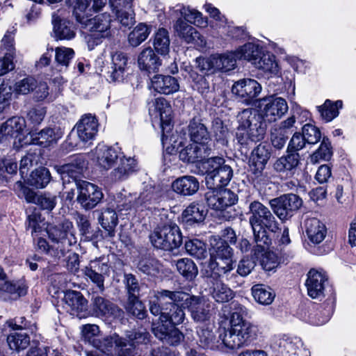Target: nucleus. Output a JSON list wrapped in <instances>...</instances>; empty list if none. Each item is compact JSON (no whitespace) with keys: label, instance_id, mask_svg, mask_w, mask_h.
Listing matches in <instances>:
<instances>
[{"label":"nucleus","instance_id":"423d86ee","mask_svg":"<svg viewBox=\"0 0 356 356\" xmlns=\"http://www.w3.org/2000/svg\"><path fill=\"white\" fill-rule=\"evenodd\" d=\"M232 249L225 241H217L210 250V259L206 263V275L217 279L233 270Z\"/></svg>","mask_w":356,"mask_h":356},{"label":"nucleus","instance_id":"ddd939ff","mask_svg":"<svg viewBox=\"0 0 356 356\" xmlns=\"http://www.w3.org/2000/svg\"><path fill=\"white\" fill-rule=\"evenodd\" d=\"M269 203L274 213L281 220H286L300 208L302 200L298 195L290 193L274 198Z\"/></svg>","mask_w":356,"mask_h":356},{"label":"nucleus","instance_id":"680f3d73","mask_svg":"<svg viewBox=\"0 0 356 356\" xmlns=\"http://www.w3.org/2000/svg\"><path fill=\"white\" fill-rule=\"evenodd\" d=\"M37 87V81L33 76H27L18 81L15 85L13 91L17 95H27L33 92Z\"/></svg>","mask_w":356,"mask_h":356},{"label":"nucleus","instance_id":"72a5a7b5","mask_svg":"<svg viewBox=\"0 0 356 356\" xmlns=\"http://www.w3.org/2000/svg\"><path fill=\"white\" fill-rule=\"evenodd\" d=\"M138 65L141 70L149 73L158 72L162 60L155 54L151 47L144 49L138 55Z\"/></svg>","mask_w":356,"mask_h":356},{"label":"nucleus","instance_id":"9d476101","mask_svg":"<svg viewBox=\"0 0 356 356\" xmlns=\"http://www.w3.org/2000/svg\"><path fill=\"white\" fill-rule=\"evenodd\" d=\"M152 244L158 249L171 250L182 243V235L176 224L165 225L156 228L150 234Z\"/></svg>","mask_w":356,"mask_h":356},{"label":"nucleus","instance_id":"5701e85b","mask_svg":"<svg viewBox=\"0 0 356 356\" xmlns=\"http://www.w3.org/2000/svg\"><path fill=\"white\" fill-rule=\"evenodd\" d=\"M92 154L93 160L97 165L104 170H108L116 163L121 152L116 148L99 144Z\"/></svg>","mask_w":356,"mask_h":356},{"label":"nucleus","instance_id":"4468645a","mask_svg":"<svg viewBox=\"0 0 356 356\" xmlns=\"http://www.w3.org/2000/svg\"><path fill=\"white\" fill-rule=\"evenodd\" d=\"M91 301V312L93 316L107 321L123 318L124 312L110 300L97 296L92 297Z\"/></svg>","mask_w":356,"mask_h":356},{"label":"nucleus","instance_id":"bb28decb","mask_svg":"<svg viewBox=\"0 0 356 356\" xmlns=\"http://www.w3.org/2000/svg\"><path fill=\"white\" fill-rule=\"evenodd\" d=\"M151 86L154 91L165 95L178 92L180 88L175 77L162 74L154 76L151 80Z\"/></svg>","mask_w":356,"mask_h":356},{"label":"nucleus","instance_id":"f03ea898","mask_svg":"<svg viewBox=\"0 0 356 356\" xmlns=\"http://www.w3.org/2000/svg\"><path fill=\"white\" fill-rule=\"evenodd\" d=\"M48 238L51 241L39 237L35 244L38 250L56 259L63 257L70 251V248L76 243L73 234V224L69 220H64L60 224L51 226L47 230Z\"/></svg>","mask_w":356,"mask_h":356},{"label":"nucleus","instance_id":"49530a36","mask_svg":"<svg viewBox=\"0 0 356 356\" xmlns=\"http://www.w3.org/2000/svg\"><path fill=\"white\" fill-rule=\"evenodd\" d=\"M177 271L186 280L191 281L198 274V269L193 260L188 258L179 259L175 261Z\"/></svg>","mask_w":356,"mask_h":356},{"label":"nucleus","instance_id":"de8ad7c7","mask_svg":"<svg viewBox=\"0 0 356 356\" xmlns=\"http://www.w3.org/2000/svg\"><path fill=\"white\" fill-rule=\"evenodd\" d=\"M269 247L270 245H268L264 252L255 254L254 250L257 248V243H255V245L252 250V253L253 254V256L255 257V259H258L260 257H261V264L263 268L268 271L276 268L279 265V261L277 254L273 252L269 251Z\"/></svg>","mask_w":356,"mask_h":356},{"label":"nucleus","instance_id":"4d7b16f0","mask_svg":"<svg viewBox=\"0 0 356 356\" xmlns=\"http://www.w3.org/2000/svg\"><path fill=\"white\" fill-rule=\"evenodd\" d=\"M185 249L191 256L199 260L204 259L208 254L205 243L198 239L186 241Z\"/></svg>","mask_w":356,"mask_h":356},{"label":"nucleus","instance_id":"774afa93","mask_svg":"<svg viewBox=\"0 0 356 356\" xmlns=\"http://www.w3.org/2000/svg\"><path fill=\"white\" fill-rule=\"evenodd\" d=\"M139 270L148 275H156L160 268L159 261L153 258H145L141 259L138 264Z\"/></svg>","mask_w":356,"mask_h":356},{"label":"nucleus","instance_id":"39448f33","mask_svg":"<svg viewBox=\"0 0 356 356\" xmlns=\"http://www.w3.org/2000/svg\"><path fill=\"white\" fill-rule=\"evenodd\" d=\"M165 299H170L175 302H183L184 307L188 309L191 318L195 322H205L211 318V302L204 298L191 296L184 291H176L163 292L160 300L163 302Z\"/></svg>","mask_w":356,"mask_h":356},{"label":"nucleus","instance_id":"338daca9","mask_svg":"<svg viewBox=\"0 0 356 356\" xmlns=\"http://www.w3.org/2000/svg\"><path fill=\"white\" fill-rule=\"evenodd\" d=\"M149 334L145 330L130 331L126 334L127 346L134 347L136 344L147 343L149 341Z\"/></svg>","mask_w":356,"mask_h":356},{"label":"nucleus","instance_id":"052dcab7","mask_svg":"<svg viewBox=\"0 0 356 356\" xmlns=\"http://www.w3.org/2000/svg\"><path fill=\"white\" fill-rule=\"evenodd\" d=\"M332 155L331 145L328 138H323L319 148L310 157V161L315 164L320 160H329Z\"/></svg>","mask_w":356,"mask_h":356},{"label":"nucleus","instance_id":"412c9836","mask_svg":"<svg viewBox=\"0 0 356 356\" xmlns=\"http://www.w3.org/2000/svg\"><path fill=\"white\" fill-rule=\"evenodd\" d=\"M127 56L121 51L111 54L110 65L104 66L102 72L110 81H119L122 79L125 66L127 64Z\"/></svg>","mask_w":356,"mask_h":356},{"label":"nucleus","instance_id":"6e6552de","mask_svg":"<svg viewBox=\"0 0 356 356\" xmlns=\"http://www.w3.org/2000/svg\"><path fill=\"white\" fill-rule=\"evenodd\" d=\"M207 170L206 184L209 188L227 185L233 177V170L222 157L213 156L204 162Z\"/></svg>","mask_w":356,"mask_h":356},{"label":"nucleus","instance_id":"2eb2a0df","mask_svg":"<svg viewBox=\"0 0 356 356\" xmlns=\"http://www.w3.org/2000/svg\"><path fill=\"white\" fill-rule=\"evenodd\" d=\"M76 188L79 191L77 201L86 210L93 209L103 198L102 190L87 181H76Z\"/></svg>","mask_w":356,"mask_h":356},{"label":"nucleus","instance_id":"aec40b11","mask_svg":"<svg viewBox=\"0 0 356 356\" xmlns=\"http://www.w3.org/2000/svg\"><path fill=\"white\" fill-rule=\"evenodd\" d=\"M127 347V339L117 334L106 337L95 343V348L101 351L118 356H127L125 351L129 350Z\"/></svg>","mask_w":356,"mask_h":356},{"label":"nucleus","instance_id":"c03bdc74","mask_svg":"<svg viewBox=\"0 0 356 356\" xmlns=\"http://www.w3.org/2000/svg\"><path fill=\"white\" fill-rule=\"evenodd\" d=\"M154 106L156 116L159 117L162 127L169 125L172 120V108L169 102L165 98L159 97L155 99Z\"/></svg>","mask_w":356,"mask_h":356},{"label":"nucleus","instance_id":"9b49d317","mask_svg":"<svg viewBox=\"0 0 356 356\" xmlns=\"http://www.w3.org/2000/svg\"><path fill=\"white\" fill-rule=\"evenodd\" d=\"M24 127V120L14 117L8 119L0 127V143L13 144L15 148L21 147L29 144L23 134Z\"/></svg>","mask_w":356,"mask_h":356},{"label":"nucleus","instance_id":"4c0bfd02","mask_svg":"<svg viewBox=\"0 0 356 356\" xmlns=\"http://www.w3.org/2000/svg\"><path fill=\"white\" fill-rule=\"evenodd\" d=\"M253 65L268 76L276 75L279 71L275 56L268 52H263L257 60L253 61Z\"/></svg>","mask_w":356,"mask_h":356},{"label":"nucleus","instance_id":"393cba45","mask_svg":"<svg viewBox=\"0 0 356 356\" xmlns=\"http://www.w3.org/2000/svg\"><path fill=\"white\" fill-rule=\"evenodd\" d=\"M29 134L31 140L30 142L29 141V143H33L47 147L56 143L62 138L63 132L58 127H46L39 132L31 131Z\"/></svg>","mask_w":356,"mask_h":356},{"label":"nucleus","instance_id":"ea45409f","mask_svg":"<svg viewBox=\"0 0 356 356\" xmlns=\"http://www.w3.org/2000/svg\"><path fill=\"white\" fill-rule=\"evenodd\" d=\"M286 156H281L275 161L273 168L278 172H292L300 163L298 153L289 152Z\"/></svg>","mask_w":356,"mask_h":356},{"label":"nucleus","instance_id":"6ab92c4d","mask_svg":"<svg viewBox=\"0 0 356 356\" xmlns=\"http://www.w3.org/2000/svg\"><path fill=\"white\" fill-rule=\"evenodd\" d=\"M138 170V162L135 156L120 154L118 161H116V166L110 173V177L113 181H123Z\"/></svg>","mask_w":356,"mask_h":356},{"label":"nucleus","instance_id":"7c9ffc66","mask_svg":"<svg viewBox=\"0 0 356 356\" xmlns=\"http://www.w3.org/2000/svg\"><path fill=\"white\" fill-rule=\"evenodd\" d=\"M174 29L175 33L187 43L195 42L200 45L205 44L204 38L197 30L181 18L176 21Z\"/></svg>","mask_w":356,"mask_h":356},{"label":"nucleus","instance_id":"69168bd1","mask_svg":"<svg viewBox=\"0 0 356 356\" xmlns=\"http://www.w3.org/2000/svg\"><path fill=\"white\" fill-rule=\"evenodd\" d=\"M212 130L215 139L222 145H225L227 143L229 131L220 119L216 118L213 121Z\"/></svg>","mask_w":356,"mask_h":356},{"label":"nucleus","instance_id":"f257e3e1","mask_svg":"<svg viewBox=\"0 0 356 356\" xmlns=\"http://www.w3.org/2000/svg\"><path fill=\"white\" fill-rule=\"evenodd\" d=\"M249 223L251 226L254 239L257 243L254 253L264 252L271 245V239L266 229L276 233L280 230L279 224L270 210L259 201L250 202L248 207Z\"/></svg>","mask_w":356,"mask_h":356},{"label":"nucleus","instance_id":"4be33fe9","mask_svg":"<svg viewBox=\"0 0 356 356\" xmlns=\"http://www.w3.org/2000/svg\"><path fill=\"white\" fill-rule=\"evenodd\" d=\"M327 283V277L324 273L314 269L310 270L305 283L308 295L314 299L323 298Z\"/></svg>","mask_w":356,"mask_h":356},{"label":"nucleus","instance_id":"f704fd0d","mask_svg":"<svg viewBox=\"0 0 356 356\" xmlns=\"http://www.w3.org/2000/svg\"><path fill=\"white\" fill-rule=\"evenodd\" d=\"M175 192L182 195H192L199 190L200 184L193 176L186 175L175 179L172 184Z\"/></svg>","mask_w":356,"mask_h":356},{"label":"nucleus","instance_id":"6e6d98bb","mask_svg":"<svg viewBox=\"0 0 356 356\" xmlns=\"http://www.w3.org/2000/svg\"><path fill=\"white\" fill-rule=\"evenodd\" d=\"M149 33V27L144 23H140L129 34V43L132 47H138L147 38Z\"/></svg>","mask_w":356,"mask_h":356},{"label":"nucleus","instance_id":"0e129e2a","mask_svg":"<svg viewBox=\"0 0 356 356\" xmlns=\"http://www.w3.org/2000/svg\"><path fill=\"white\" fill-rule=\"evenodd\" d=\"M126 309L139 319L145 318L147 315L145 307L138 298H128Z\"/></svg>","mask_w":356,"mask_h":356},{"label":"nucleus","instance_id":"f3484780","mask_svg":"<svg viewBox=\"0 0 356 356\" xmlns=\"http://www.w3.org/2000/svg\"><path fill=\"white\" fill-rule=\"evenodd\" d=\"M264 102L261 115L264 122H273L280 119L288 111L286 101L280 97H270L261 99Z\"/></svg>","mask_w":356,"mask_h":356},{"label":"nucleus","instance_id":"79ce46f5","mask_svg":"<svg viewBox=\"0 0 356 356\" xmlns=\"http://www.w3.org/2000/svg\"><path fill=\"white\" fill-rule=\"evenodd\" d=\"M85 23H81L95 33L104 34L110 27L111 17L107 13H103L92 19H88L84 17Z\"/></svg>","mask_w":356,"mask_h":356},{"label":"nucleus","instance_id":"e433bc0d","mask_svg":"<svg viewBox=\"0 0 356 356\" xmlns=\"http://www.w3.org/2000/svg\"><path fill=\"white\" fill-rule=\"evenodd\" d=\"M207 213V210L202 204L193 202L184 210L181 215L182 220L189 225L200 222L204 220Z\"/></svg>","mask_w":356,"mask_h":356},{"label":"nucleus","instance_id":"c9c22d12","mask_svg":"<svg viewBox=\"0 0 356 356\" xmlns=\"http://www.w3.org/2000/svg\"><path fill=\"white\" fill-rule=\"evenodd\" d=\"M306 233L309 241L314 244L321 243L327 234L325 225L316 218L305 221Z\"/></svg>","mask_w":356,"mask_h":356},{"label":"nucleus","instance_id":"864d4df0","mask_svg":"<svg viewBox=\"0 0 356 356\" xmlns=\"http://www.w3.org/2000/svg\"><path fill=\"white\" fill-rule=\"evenodd\" d=\"M51 177L49 170L44 167L33 170L29 179L30 185L36 188H44L51 181Z\"/></svg>","mask_w":356,"mask_h":356},{"label":"nucleus","instance_id":"a211bd4d","mask_svg":"<svg viewBox=\"0 0 356 356\" xmlns=\"http://www.w3.org/2000/svg\"><path fill=\"white\" fill-rule=\"evenodd\" d=\"M157 322L152 323V330L154 336L163 343L176 346L184 338L183 334L169 322L161 319V315Z\"/></svg>","mask_w":356,"mask_h":356},{"label":"nucleus","instance_id":"20e7f679","mask_svg":"<svg viewBox=\"0 0 356 356\" xmlns=\"http://www.w3.org/2000/svg\"><path fill=\"white\" fill-rule=\"evenodd\" d=\"M238 127L236 138L242 145L261 140L265 136L266 124L261 114L252 108H245L236 116Z\"/></svg>","mask_w":356,"mask_h":356},{"label":"nucleus","instance_id":"c85d7f7f","mask_svg":"<svg viewBox=\"0 0 356 356\" xmlns=\"http://www.w3.org/2000/svg\"><path fill=\"white\" fill-rule=\"evenodd\" d=\"M188 131L191 140L202 147L211 140L209 132L200 118L194 117L190 120Z\"/></svg>","mask_w":356,"mask_h":356},{"label":"nucleus","instance_id":"5fc2aeb1","mask_svg":"<svg viewBox=\"0 0 356 356\" xmlns=\"http://www.w3.org/2000/svg\"><path fill=\"white\" fill-rule=\"evenodd\" d=\"M155 200V195L151 191H144L140 193L138 199L134 202H131V200H125L122 204L117 205V209L118 211H122L124 210L127 211L132 207L146 206L147 204L152 203Z\"/></svg>","mask_w":356,"mask_h":356},{"label":"nucleus","instance_id":"e2e57ef3","mask_svg":"<svg viewBox=\"0 0 356 356\" xmlns=\"http://www.w3.org/2000/svg\"><path fill=\"white\" fill-rule=\"evenodd\" d=\"M74 56L72 49L65 47H58L55 49V60L58 65L67 68Z\"/></svg>","mask_w":356,"mask_h":356},{"label":"nucleus","instance_id":"cd10ccee","mask_svg":"<svg viewBox=\"0 0 356 356\" xmlns=\"http://www.w3.org/2000/svg\"><path fill=\"white\" fill-rule=\"evenodd\" d=\"M27 286L22 282L10 280L3 268L0 267V297L12 295L15 298L25 296Z\"/></svg>","mask_w":356,"mask_h":356},{"label":"nucleus","instance_id":"c756f323","mask_svg":"<svg viewBox=\"0 0 356 356\" xmlns=\"http://www.w3.org/2000/svg\"><path fill=\"white\" fill-rule=\"evenodd\" d=\"M64 301L66 308L72 315L81 318V314L88 309V300L81 292L68 291L65 293Z\"/></svg>","mask_w":356,"mask_h":356},{"label":"nucleus","instance_id":"a18cd8bd","mask_svg":"<svg viewBox=\"0 0 356 356\" xmlns=\"http://www.w3.org/2000/svg\"><path fill=\"white\" fill-rule=\"evenodd\" d=\"M55 36L60 40H71L75 36L72 23L65 19H55L53 21Z\"/></svg>","mask_w":356,"mask_h":356},{"label":"nucleus","instance_id":"2f4dec72","mask_svg":"<svg viewBox=\"0 0 356 356\" xmlns=\"http://www.w3.org/2000/svg\"><path fill=\"white\" fill-rule=\"evenodd\" d=\"M8 325L13 329V332L7 337L10 348L17 351L26 348L30 343V337L28 334L20 325L13 324L12 322H9Z\"/></svg>","mask_w":356,"mask_h":356},{"label":"nucleus","instance_id":"3c124183","mask_svg":"<svg viewBox=\"0 0 356 356\" xmlns=\"http://www.w3.org/2000/svg\"><path fill=\"white\" fill-rule=\"evenodd\" d=\"M252 293L257 302L265 305H270L275 297L272 289L262 284L254 285L252 288Z\"/></svg>","mask_w":356,"mask_h":356},{"label":"nucleus","instance_id":"0eeeda50","mask_svg":"<svg viewBox=\"0 0 356 356\" xmlns=\"http://www.w3.org/2000/svg\"><path fill=\"white\" fill-rule=\"evenodd\" d=\"M169 290H161L156 291L154 294V299L149 300V311L154 316L161 315V319L169 322L175 327L180 325L185 320V313L179 306L183 305V302H175L170 299H165L163 302L160 300L163 292Z\"/></svg>","mask_w":356,"mask_h":356},{"label":"nucleus","instance_id":"603ef678","mask_svg":"<svg viewBox=\"0 0 356 356\" xmlns=\"http://www.w3.org/2000/svg\"><path fill=\"white\" fill-rule=\"evenodd\" d=\"M238 59L247 60L253 65V61L259 59L263 51L253 43H247L236 51Z\"/></svg>","mask_w":356,"mask_h":356},{"label":"nucleus","instance_id":"37998d69","mask_svg":"<svg viewBox=\"0 0 356 356\" xmlns=\"http://www.w3.org/2000/svg\"><path fill=\"white\" fill-rule=\"evenodd\" d=\"M98 221L101 226L108 232L109 236L115 234V228L118 222V218L115 210L106 209L104 210L98 217Z\"/></svg>","mask_w":356,"mask_h":356},{"label":"nucleus","instance_id":"58836bf2","mask_svg":"<svg viewBox=\"0 0 356 356\" xmlns=\"http://www.w3.org/2000/svg\"><path fill=\"white\" fill-rule=\"evenodd\" d=\"M207 148L202 145L192 143L179 152V159L187 163H195L206 156Z\"/></svg>","mask_w":356,"mask_h":356},{"label":"nucleus","instance_id":"473e14b6","mask_svg":"<svg viewBox=\"0 0 356 356\" xmlns=\"http://www.w3.org/2000/svg\"><path fill=\"white\" fill-rule=\"evenodd\" d=\"M270 154L266 145L259 144L252 153L251 171L257 177L262 175L265 165L270 159Z\"/></svg>","mask_w":356,"mask_h":356},{"label":"nucleus","instance_id":"7ed1b4c3","mask_svg":"<svg viewBox=\"0 0 356 356\" xmlns=\"http://www.w3.org/2000/svg\"><path fill=\"white\" fill-rule=\"evenodd\" d=\"M248 315L247 309L238 305L232 312L230 319L231 327L225 331L222 338L225 346L230 349H237L248 345L257 335V326L243 319Z\"/></svg>","mask_w":356,"mask_h":356},{"label":"nucleus","instance_id":"8fccbe9b","mask_svg":"<svg viewBox=\"0 0 356 356\" xmlns=\"http://www.w3.org/2000/svg\"><path fill=\"white\" fill-rule=\"evenodd\" d=\"M170 40L168 31L164 29H159L154 35V47L160 54L165 56L170 50Z\"/></svg>","mask_w":356,"mask_h":356},{"label":"nucleus","instance_id":"dca6fc26","mask_svg":"<svg viewBox=\"0 0 356 356\" xmlns=\"http://www.w3.org/2000/svg\"><path fill=\"white\" fill-rule=\"evenodd\" d=\"M261 89V85L256 80L243 79L234 83L232 92L243 103L250 105L257 101Z\"/></svg>","mask_w":356,"mask_h":356},{"label":"nucleus","instance_id":"09e8293b","mask_svg":"<svg viewBox=\"0 0 356 356\" xmlns=\"http://www.w3.org/2000/svg\"><path fill=\"white\" fill-rule=\"evenodd\" d=\"M210 292L213 298L218 302H227L234 297L232 290L218 280L213 284Z\"/></svg>","mask_w":356,"mask_h":356},{"label":"nucleus","instance_id":"f8f14e48","mask_svg":"<svg viewBox=\"0 0 356 356\" xmlns=\"http://www.w3.org/2000/svg\"><path fill=\"white\" fill-rule=\"evenodd\" d=\"M110 265L108 259L105 257H100L90 260L88 265L82 268L85 279L95 285L99 292L105 290L104 281L110 274Z\"/></svg>","mask_w":356,"mask_h":356},{"label":"nucleus","instance_id":"bf43d9fd","mask_svg":"<svg viewBox=\"0 0 356 356\" xmlns=\"http://www.w3.org/2000/svg\"><path fill=\"white\" fill-rule=\"evenodd\" d=\"M179 10L181 15L188 22L202 27L207 25V21L203 18L202 13L199 11L184 6Z\"/></svg>","mask_w":356,"mask_h":356},{"label":"nucleus","instance_id":"a19ab883","mask_svg":"<svg viewBox=\"0 0 356 356\" xmlns=\"http://www.w3.org/2000/svg\"><path fill=\"white\" fill-rule=\"evenodd\" d=\"M213 56L216 72H227L234 70L236 65V60L238 59L236 51L224 54H216Z\"/></svg>","mask_w":356,"mask_h":356},{"label":"nucleus","instance_id":"a878e982","mask_svg":"<svg viewBox=\"0 0 356 356\" xmlns=\"http://www.w3.org/2000/svg\"><path fill=\"white\" fill-rule=\"evenodd\" d=\"M74 128L79 138L86 143L95 138L98 131V122L95 116L86 114L76 124Z\"/></svg>","mask_w":356,"mask_h":356},{"label":"nucleus","instance_id":"13d9d810","mask_svg":"<svg viewBox=\"0 0 356 356\" xmlns=\"http://www.w3.org/2000/svg\"><path fill=\"white\" fill-rule=\"evenodd\" d=\"M341 106V101H337L333 103L327 99L323 106L319 107V111L323 120L326 122H330L339 115V108Z\"/></svg>","mask_w":356,"mask_h":356},{"label":"nucleus","instance_id":"b1692460","mask_svg":"<svg viewBox=\"0 0 356 356\" xmlns=\"http://www.w3.org/2000/svg\"><path fill=\"white\" fill-rule=\"evenodd\" d=\"M87 164L88 163L84 157L79 155L75 156L71 162L60 166L56 165L54 168L62 176L63 179H65L66 177H71L74 180L76 185V181H81L78 179V177L87 169Z\"/></svg>","mask_w":356,"mask_h":356},{"label":"nucleus","instance_id":"1a4fd4ad","mask_svg":"<svg viewBox=\"0 0 356 356\" xmlns=\"http://www.w3.org/2000/svg\"><path fill=\"white\" fill-rule=\"evenodd\" d=\"M205 198L208 206L211 209L220 211L225 219L232 218V207L238 202V196L235 193L227 188H210L206 193Z\"/></svg>","mask_w":356,"mask_h":356}]
</instances>
